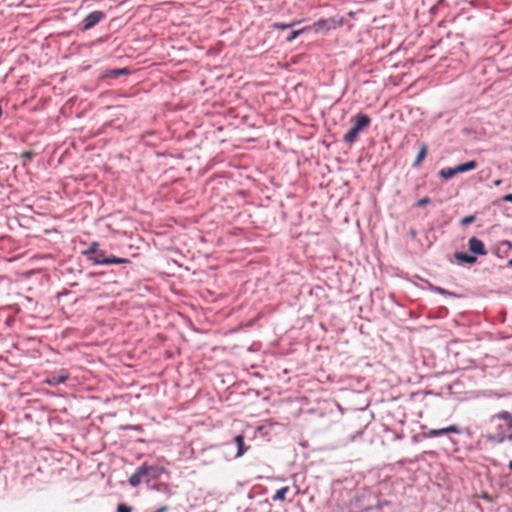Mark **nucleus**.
<instances>
[{
  "instance_id": "15",
  "label": "nucleus",
  "mask_w": 512,
  "mask_h": 512,
  "mask_svg": "<svg viewBox=\"0 0 512 512\" xmlns=\"http://www.w3.org/2000/svg\"><path fill=\"white\" fill-rule=\"evenodd\" d=\"M509 429L511 430V433L507 436L505 434L501 433V434H497V435H491L488 438L492 441L499 442V443L505 441L506 439L512 440V427Z\"/></svg>"
},
{
  "instance_id": "19",
  "label": "nucleus",
  "mask_w": 512,
  "mask_h": 512,
  "mask_svg": "<svg viewBox=\"0 0 512 512\" xmlns=\"http://www.w3.org/2000/svg\"><path fill=\"white\" fill-rule=\"evenodd\" d=\"M128 73V70L126 68H123V69H115V70H112L110 72V75L113 76V77H117L119 75H122V74H127Z\"/></svg>"
},
{
  "instance_id": "11",
  "label": "nucleus",
  "mask_w": 512,
  "mask_h": 512,
  "mask_svg": "<svg viewBox=\"0 0 512 512\" xmlns=\"http://www.w3.org/2000/svg\"><path fill=\"white\" fill-rule=\"evenodd\" d=\"M99 262H104L105 265L109 264H126L129 263L127 258H120L116 256L107 257L106 259L100 260Z\"/></svg>"
},
{
  "instance_id": "6",
  "label": "nucleus",
  "mask_w": 512,
  "mask_h": 512,
  "mask_svg": "<svg viewBox=\"0 0 512 512\" xmlns=\"http://www.w3.org/2000/svg\"><path fill=\"white\" fill-rule=\"evenodd\" d=\"M477 165H478L477 162L474 161V160H471V161H468L466 163L457 165V166L454 167L455 174L457 175L459 173H464V172H468V171L474 170L477 167Z\"/></svg>"
},
{
  "instance_id": "21",
  "label": "nucleus",
  "mask_w": 512,
  "mask_h": 512,
  "mask_svg": "<svg viewBox=\"0 0 512 512\" xmlns=\"http://www.w3.org/2000/svg\"><path fill=\"white\" fill-rule=\"evenodd\" d=\"M294 25V23H290V24H279V23H276L273 25L274 28L276 29H280V30H285V29H288L290 27H292Z\"/></svg>"
},
{
  "instance_id": "20",
  "label": "nucleus",
  "mask_w": 512,
  "mask_h": 512,
  "mask_svg": "<svg viewBox=\"0 0 512 512\" xmlns=\"http://www.w3.org/2000/svg\"><path fill=\"white\" fill-rule=\"evenodd\" d=\"M117 512H132V508L124 503H121L117 507Z\"/></svg>"
},
{
  "instance_id": "22",
  "label": "nucleus",
  "mask_w": 512,
  "mask_h": 512,
  "mask_svg": "<svg viewBox=\"0 0 512 512\" xmlns=\"http://www.w3.org/2000/svg\"><path fill=\"white\" fill-rule=\"evenodd\" d=\"M431 202V200L428 197L421 198L417 201V206L423 207L428 205Z\"/></svg>"
},
{
  "instance_id": "7",
  "label": "nucleus",
  "mask_w": 512,
  "mask_h": 512,
  "mask_svg": "<svg viewBox=\"0 0 512 512\" xmlns=\"http://www.w3.org/2000/svg\"><path fill=\"white\" fill-rule=\"evenodd\" d=\"M234 442L236 443L238 448L236 457H241L249 449V447L246 446L244 443V436L242 434L237 435L234 438Z\"/></svg>"
},
{
  "instance_id": "26",
  "label": "nucleus",
  "mask_w": 512,
  "mask_h": 512,
  "mask_svg": "<svg viewBox=\"0 0 512 512\" xmlns=\"http://www.w3.org/2000/svg\"><path fill=\"white\" fill-rule=\"evenodd\" d=\"M168 510L167 506H162L160 508H158L156 511L154 512H166Z\"/></svg>"
},
{
  "instance_id": "30",
  "label": "nucleus",
  "mask_w": 512,
  "mask_h": 512,
  "mask_svg": "<svg viewBox=\"0 0 512 512\" xmlns=\"http://www.w3.org/2000/svg\"><path fill=\"white\" fill-rule=\"evenodd\" d=\"M509 468L512 471V461L509 462Z\"/></svg>"
},
{
  "instance_id": "12",
  "label": "nucleus",
  "mask_w": 512,
  "mask_h": 512,
  "mask_svg": "<svg viewBox=\"0 0 512 512\" xmlns=\"http://www.w3.org/2000/svg\"><path fill=\"white\" fill-rule=\"evenodd\" d=\"M498 418L507 422L508 428H512V414L508 411H501L493 416V419Z\"/></svg>"
},
{
  "instance_id": "29",
  "label": "nucleus",
  "mask_w": 512,
  "mask_h": 512,
  "mask_svg": "<svg viewBox=\"0 0 512 512\" xmlns=\"http://www.w3.org/2000/svg\"><path fill=\"white\" fill-rule=\"evenodd\" d=\"M508 266L512 267V259L508 261Z\"/></svg>"
},
{
  "instance_id": "4",
  "label": "nucleus",
  "mask_w": 512,
  "mask_h": 512,
  "mask_svg": "<svg viewBox=\"0 0 512 512\" xmlns=\"http://www.w3.org/2000/svg\"><path fill=\"white\" fill-rule=\"evenodd\" d=\"M468 246L469 250L476 255L484 256L487 254L484 243L476 237L469 239Z\"/></svg>"
},
{
  "instance_id": "8",
  "label": "nucleus",
  "mask_w": 512,
  "mask_h": 512,
  "mask_svg": "<svg viewBox=\"0 0 512 512\" xmlns=\"http://www.w3.org/2000/svg\"><path fill=\"white\" fill-rule=\"evenodd\" d=\"M68 378V374L52 375L51 377L47 378L45 382L50 386H57L66 382Z\"/></svg>"
},
{
  "instance_id": "25",
  "label": "nucleus",
  "mask_w": 512,
  "mask_h": 512,
  "mask_svg": "<svg viewBox=\"0 0 512 512\" xmlns=\"http://www.w3.org/2000/svg\"><path fill=\"white\" fill-rule=\"evenodd\" d=\"M503 200L512 203V194H507L504 196Z\"/></svg>"
},
{
  "instance_id": "17",
  "label": "nucleus",
  "mask_w": 512,
  "mask_h": 512,
  "mask_svg": "<svg viewBox=\"0 0 512 512\" xmlns=\"http://www.w3.org/2000/svg\"><path fill=\"white\" fill-rule=\"evenodd\" d=\"M98 246H99V244L97 242H93V243H91L90 247L83 253L85 255H94L95 253H97L99 251Z\"/></svg>"
},
{
  "instance_id": "23",
  "label": "nucleus",
  "mask_w": 512,
  "mask_h": 512,
  "mask_svg": "<svg viewBox=\"0 0 512 512\" xmlns=\"http://www.w3.org/2000/svg\"><path fill=\"white\" fill-rule=\"evenodd\" d=\"M301 32L302 30L293 31L291 35L288 37V41L294 40Z\"/></svg>"
},
{
  "instance_id": "2",
  "label": "nucleus",
  "mask_w": 512,
  "mask_h": 512,
  "mask_svg": "<svg viewBox=\"0 0 512 512\" xmlns=\"http://www.w3.org/2000/svg\"><path fill=\"white\" fill-rule=\"evenodd\" d=\"M158 477V468L154 466L142 465L130 476L128 482L132 487H137L142 481H150Z\"/></svg>"
},
{
  "instance_id": "13",
  "label": "nucleus",
  "mask_w": 512,
  "mask_h": 512,
  "mask_svg": "<svg viewBox=\"0 0 512 512\" xmlns=\"http://www.w3.org/2000/svg\"><path fill=\"white\" fill-rule=\"evenodd\" d=\"M290 490L288 486L282 487L281 489L277 490L275 495L272 497L273 501H284L286 499V494Z\"/></svg>"
},
{
  "instance_id": "5",
  "label": "nucleus",
  "mask_w": 512,
  "mask_h": 512,
  "mask_svg": "<svg viewBox=\"0 0 512 512\" xmlns=\"http://www.w3.org/2000/svg\"><path fill=\"white\" fill-rule=\"evenodd\" d=\"M448 433H460L459 428L456 425H450L441 429H430L425 435L427 437H437Z\"/></svg>"
},
{
  "instance_id": "27",
  "label": "nucleus",
  "mask_w": 512,
  "mask_h": 512,
  "mask_svg": "<svg viewBox=\"0 0 512 512\" xmlns=\"http://www.w3.org/2000/svg\"><path fill=\"white\" fill-rule=\"evenodd\" d=\"M325 23H326V20H319V21L316 23V25H318V26H322V25H324Z\"/></svg>"
},
{
  "instance_id": "24",
  "label": "nucleus",
  "mask_w": 512,
  "mask_h": 512,
  "mask_svg": "<svg viewBox=\"0 0 512 512\" xmlns=\"http://www.w3.org/2000/svg\"><path fill=\"white\" fill-rule=\"evenodd\" d=\"M501 245H505V246H507V247L512 249V242L511 241H508V240L502 241Z\"/></svg>"
},
{
  "instance_id": "3",
  "label": "nucleus",
  "mask_w": 512,
  "mask_h": 512,
  "mask_svg": "<svg viewBox=\"0 0 512 512\" xmlns=\"http://www.w3.org/2000/svg\"><path fill=\"white\" fill-rule=\"evenodd\" d=\"M105 18V14L101 11H94L88 14L83 23H84V29L89 30L93 28L96 24H98L102 19Z\"/></svg>"
},
{
  "instance_id": "18",
  "label": "nucleus",
  "mask_w": 512,
  "mask_h": 512,
  "mask_svg": "<svg viewBox=\"0 0 512 512\" xmlns=\"http://www.w3.org/2000/svg\"><path fill=\"white\" fill-rule=\"evenodd\" d=\"M475 221V216L474 215H469V216H466L464 217L462 220H461V224L463 226H467L471 223H473Z\"/></svg>"
},
{
  "instance_id": "28",
  "label": "nucleus",
  "mask_w": 512,
  "mask_h": 512,
  "mask_svg": "<svg viewBox=\"0 0 512 512\" xmlns=\"http://www.w3.org/2000/svg\"><path fill=\"white\" fill-rule=\"evenodd\" d=\"M501 183H502V180H500V179L494 181L495 186H499V185H501Z\"/></svg>"
},
{
  "instance_id": "14",
  "label": "nucleus",
  "mask_w": 512,
  "mask_h": 512,
  "mask_svg": "<svg viewBox=\"0 0 512 512\" xmlns=\"http://www.w3.org/2000/svg\"><path fill=\"white\" fill-rule=\"evenodd\" d=\"M106 258L107 257H105V252L103 250H99L93 256L89 257V259L93 262V264H96V265H105L104 262H98V261L106 259Z\"/></svg>"
},
{
  "instance_id": "10",
  "label": "nucleus",
  "mask_w": 512,
  "mask_h": 512,
  "mask_svg": "<svg viewBox=\"0 0 512 512\" xmlns=\"http://www.w3.org/2000/svg\"><path fill=\"white\" fill-rule=\"evenodd\" d=\"M427 155V145L426 144H422L421 147H420V150L416 156V159L413 163V166L414 167H418L421 162L424 160V158L426 157Z\"/></svg>"
},
{
  "instance_id": "1",
  "label": "nucleus",
  "mask_w": 512,
  "mask_h": 512,
  "mask_svg": "<svg viewBox=\"0 0 512 512\" xmlns=\"http://www.w3.org/2000/svg\"><path fill=\"white\" fill-rule=\"evenodd\" d=\"M354 125L353 127L344 135L343 141L352 144L358 137V134L365 128H367L371 123V118L366 115L359 113L355 115L353 118Z\"/></svg>"
},
{
  "instance_id": "16",
  "label": "nucleus",
  "mask_w": 512,
  "mask_h": 512,
  "mask_svg": "<svg viewBox=\"0 0 512 512\" xmlns=\"http://www.w3.org/2000/svg\"><path fill=\"white\" fill-rule=\"evenodd\" d=\"M439 175L443 179H450V178H452V177H454L456 175L455 174V169H454V167L453 168L442 169V170H440Z\"/></svg>"
},
{
  "instance_id": "9",
  "label": "nucleus",
  "mask_w": 512,
  "mask_h": 512,
  "mask_svg": "<svg viewBox=\"0 0 512 512\" xmlns=\"http://www.w3.org/2000/svg\"><path fill=\"white\" fill-rule=\"evenodd\" d=\"M455 258H456V260L458 262L468 263V264H474L477 261L475 256L469 255V254L464 253V252H457V253H455Z\"/></svg>"
}]
</instances>
